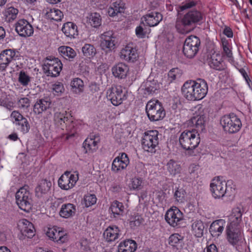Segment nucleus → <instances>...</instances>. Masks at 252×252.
<instances>
[{
  "mask_svg": "<svg viewBox=\"0 0 252 252\" xmlns=\"http://www.w3.org/2000/svg\"><path fill=\"white\" fill-rule=\"evenodd\" d=\"M207 92V84L204 80L201 79L197 81H187L182 88L184 96L190 101L201 100L206 96Z\"/></svg>",
  "mask_w": 252,
  "mask_h": 252,
  "instance_id": "nucleus-1",
  "label": "nucleus"
},
{
  "mask_svg": "<svg viewBox=\"0 0 252 252\" xmlns=\"http://www.w3.org/2000/svg\"><path fill=\"white\" fill-rule=\"evenodd\" d=\"M203 14L199 10H190L182 18H178L176 21L175 28L177 32L186 34L191 32L196 24L202 22Z\"/></svg>",
  "mask_w": 252,
  "mask_h": 252,
  "instance_id": "nucleus-2",
  "label": "nucleus"
},
{
  "mask_svg": "<svg viewBox=\"0 0 252 252\" xmlns=\"http://www.w3.org/2000/svg\"><path fill=\"white\" fill-rule=\"evenodd\" d=\"M230 183H232V181H228L226 183L222 180V177L214 178L210 185L212 196L216 199L233 196L235 193V188Z\"/></svg>",
  "mask_w": 252,
  "mask_h": 252,
  "instance_id": "nucleus-3",
  "label": "nucleus"
},
{
  "mask_svg": "<svg viewBox=\"0 0 252 252\" xmlns=\"http://www.w3.org/2000/svg\"><path fill=\"white\" fill-rule=\"evenodd\" d=\"M225 235L228 244L237 252H242L246 243L242 228L226 227Z\"/></svg>",
  "mask_w": 252,
  "mask_h": 252,
  "instance_id": "nucleus-4",
  "label": "nucleus"
},
{
  "mask_svg": "<svg viewBox=\"0 0 252 252\" xmlns=\"http://www.w3.org/2000/svg\"><path fill=\"white\" fill-rule=\"evenodd\" d=\"M181 147L188 151H191L196 148L200 143L199 133L195 130H184L179 137Z\"/></svg>",
  "mask_w": 252,
  "mask_h": 252,
  "instance_id": "nucleus-5",
  "label": "nucleus"
},
{
  "mask_svg": "<svg viewBox=\"0 0 252 252\" xmlns=\"http://www.w3.org/2000/svg\"><path fill=\"white\" fill-rule=\"evenodd\" d=\"M146 112L151 122L162 120L166 114L161 103L158 100L149 101L146 106Z\"/></svg>",
  "mask_w": 252,
  "mask_h": 252,
  "instance_id": "nucleus-6",
  "label": "nucleus"
},
{
  "mask_svg": "<svg viewBox=\"0 0 252 252\" xmlns=\"http://www.w3.org/2000/svg\"><path fill=\"white\" fill-rule=\"evenodd\" d=\"M16 202L19 208L26 212H29L32 206V194L28 186L21 188L16 193Z\"/></svg>",
  "mask_w": 252,
  "mask_h": 252,
  "instance_id": "nucleus-7",
  "label": "nucleus"
},
{
  "mask_svg": "<svg viewBox=\"0 0 252 252\" xmlns=\"http://www.w3.org/2000/svg\"><path fill=\"white\" fill-rule=\"evenodd\" d=\"M220 124L224 131L229 134L237 133L242 126L240 119L234 113L223 116L220 119Z\"/></svg>",
  "mask_w": 252,
  "mask_h": 252,
  "instance_id": "nucleus-8",
  "label": "nucleus"
},
{
  "mask_svg": "<svg viewBox=\"0 0 252 252\" xmlns=\"http://www.w3.org/2000/svg\"><path fill=\"white\" fill-rule=\"evenodd\" d=\"M42 68L47 76L55 77L59 75L63 64L58 58L49 56L45 60Z\"/></svg>",
  "mask_w": 252,
  "mask_h": 252,
  "instance_id": "nucleus-9",
  "label": "nucleus"
},
{
  "mask_svg": "<svg viewBox=\"0 0 252 252\" xmlns=\"http://www.w3.org/2000/svg\"><path fill=\"white\" fill-rule=\"evenodd\" d=\"M158 144V132L156 130H149L144 133L142 145L143 149L147 152L154 153Z\"/></svg>",
  "mask_w": 252,
  "mask_h": 252,
  "instance_id": "nucleus-10",
  "label": "nucleus"
},
{
  "mask_svg": "<svg viewBox=\"0 0 252 252\" xmlns=\"http://www.w3.org/2000/svg\"><path fill=\"white\" fill-rule=\"evenodd\" d=\"M200 45V40L198 37L195 35L188 37L183 48L185 56L188 58H193L198 52Z\"/></svg>",
  "mask_w": 252,
  "mask_h": 252,
  "instance_id": "nucleus-11",
  "label": "nucleus"
},
{
  "mask_svg": "<svg viewBox=\"0 0 252 252\" xmlns=\"http://www.w3.org/2000/svg\"><path fill=\"white\" fill-rule=\"evenodd\" d=\"M106 96L108 100L114 106H118L127 98L125 92L121 86L112 87L107 90Z\"/></svg>",
  "mask_w": 252,
  "mask_h": 252,
  "instance_id": "nucleus-12",
  "label": "nucleus"
},
{
  "mask_svg": "<svg viewBox=\"0 0 252 252\" xmlns=\"http://www.w3.org/2000/svg\"><path fill=\"white\" fill-rule=\"evenodd\" d=\"M46 234L51 240L59 244H63L68 241L66 232L61 227L48 228Z\"/></svg>",
  "mask_w": 252,
  "mask_h": 252,
  "instance_id": "nucleus-13",
  "label": "nucleus"
},
{
  "mask_svg": "<svg viewBox=\"0 0 252 252\" xmlns=\"http://www.w3.org/2000/svg\"><path fill=\"white\" fill-rule=\"evenodd\" d=\"M15 31L21 37H26L32 36L34 32L33 28L26 19H21L15 23Z\"/></svg>",
  "mask_w": 252,
  "mask_h": 252,
  "instance_id": "nucleus-14",
  "label": "nucleus"
},
{
  "mask_svg": "<svg viewBox=\"0 0 252 252\" xmlns=\"http://www.w3.org/2000/svg\"><path fill=\"white\" fill-rule=\"evenodd\" d=\"M78 180L77 175L71 174L66 171L63 174L58 180L59 186L64 190H68L72 188Z\"/></svg>",
  "mask_w": 252,
  "mask_h": 252,
  "instance_id": "nucleus-15",
  "label": "nucleus"
},
{
  "mask_svg": "<svg viewBox=\"0 0 252 252\" xmlns=\"http://www.w3.org/2000/svg\"><path fill=\"white\" fill-rule=\"evenodd\" d=\"M19 52L15 49H6L0 54V69L4 70L13 60L18 59Z\"/></svg>",
  "mask_w": 252,
  "mask_h": 252,
  "instance_id": "nucleus-16",
  "label": "nucleus"
},
{
  "mask_svg": "<svg viewBox=\"0 0 252 252\" xmlns=\"http://www.w3.org/2000/svg\"><path fill=\"white\" fill-rule=\"evenodd\" d=\"M100 46L106 52L111 51L115 48L116 37L112 31L104 32L100 36Z\"/></svg>",
  "mask_w": 252,
  "mask_h": 252,
  "instance_id": "nucleus-17",
  "label": "nucleus"
},
{
  "mask_svg": "<svg viewBox=\"0 0 252 252\" xmlns=\"http://www.w3.org/2000/svg\"><path fill=\"white\" fill-rule=\"evenodd\" d=\"M13 123L17 126V128L23 133H27L30 126L27 119L24 117L18 111H14L10 115Z\"/></svg>",
  "mask_w": 252,
  "mask_h": 252,
  "instance_id": "nucleus-18",
  "label": "nucleus"
},
{
  "mask_svg": "<svg viewBox=\"0 0 252 252\" xmlns=\"http://www.w3.org/2000/svg\"><path fill=\"white\" fill-rule=\"evenodd\" d=\"M183 219V213L176 207H172L168 210L165 215L166 221L173 227L177 226Z\"/></svg>",
  "mask_w": 252,
  "mask_h": 252,
  "instance_id": "nucleus-19",
  "label": "nucleus"
},
{
  "mask_svg": "<svg viewBox=\"0 0 252 252\" xmlns=\"http://www.w3.org/2000/svg\"><path fill=\"white\" fill-rule=\"evenodd\" d=\"M129 163L127 154L122 153L114 158L112 164L111 169L115 173H118L126 168Z\"/></svg>",
  "mask_w": 252,
  "mask_h": 252,
  "instance_id": "nucleus-20",
  "label": "nucleus"
},
{
  "mask_svg": "<svg viewBox=\"0 0 252 252\" xmlns=\"http://www.w3.org/2000/svg\"><path fill=\"white\" fill-rule=\"evenodd\" d=\"M71 114L66 111H58L54 113V123L55 126L63 129L68 121H71Z\"/></svg>",
  "mask_w": 252,
  "mask_h": 252,
  "instance_id": "nucleus-21",
  "label": "nucleus"
},
{
  "mask_svg": "<svg viewBox=\"0 0 252 252\" xmlns=\"http://www.w3.org/2000/svg\"><path fill=\"white\" fill-rule=\"evenodd\" d=\"M100 142L99 136L96 134H90L83 143V147L86 153H94L98 149V144Z\"/></svg>",
  "mask_w": 252,
  "mask_h": 252,
  "instance_id": "nucleus-22",
  "label": "nucleus"
},
{
  "mask_svg": "<svg viewBox=\"0 0 252 252\" xmlns=\"http://www.w3.org/2000/svg\"><path fill=\"white\" fill-rule=\"evenodd\" d=\"M162 15L157 11L151 12L141 18L142 22H145L147 25L149 27H155L157 26L162 20Z\"/></svg>",
  "mask_w": 252,
  "mask_h": 252,
  "instance_id": "nucleus-23",
  "label": "nucleus"
},
{
  "mask_svg": "<svg viewBox=\"0 0 252 252\" xmlns=\"http://www.w3.org/2000/svg\"><path fill=\"white\" fill-rule=\"evenodd\" d=\"M22 236L32 238L35 235V229L32 223L26 219L19 221L18 225Z\"/></svg>",
  "mask_w": 252,
  "mask_h": 252,
  "instance_id": "nucleus-24",
  "label": "nucleus"
},
{
  "mask_svg": "<svg viewBox=\"0 0 252 252\" xmlns=\"http://www.w3.org/2000/svg\"><path fill=\"white\" fill-rule=\"evenodd\" d=\"M120 57L122 60L134 62L137 60L138 55L135 48L127 45L121 50Z\"/></svg>",
  "mask_w": 252,
  "mask_h": 252,
  "instance_id": "nucleus-25",
  "label": "nucleus"
},
{
  "mask_svg": "<svg viewBox=\"0 0 252 252\" xmlns=\"http://www.w3.org/2000/svg\"><path fill=\"white\" fill-rule=\"evenodd\" d=\"M120 236V230L116 225L108 226L103 232L104 238L108 242L115 241Z\"/></svg>",
  "mask_w": 252,
  "mask_h": 252,
  "instance_id": "nucleus-26",
  "label": "nucleus"
},
{
  "mask_svg": "<svg viewBox=\"0 0 252 252\" xmlns=\"http://www.w3.org/2000/svg\"><path fill=\"white\" fill-rule=\"evenodd\" d=\"M206 118L204 115H196L192 117L189 122V125L195 127L191 130H195L197 133L203 131L205 129V124Z\"/></svg>",
  "mask_w": 252,
  "mask_h": 252,
  "instance_id": "nucleus-27",
  "label": "nucleus"
},
{
  "mask_svg": "<svg viewBox=\"0 0 252 252\" xmlns=\"http://www.w3.org/2000/svg\"><path fill=\"white\" fill-rule=\"evenodd\" d=\"M242 213L239 208H236L233 210L232 214L229 217V222L226 227H232L242 228L241 225L242 222Z\"/></svg>",
  "mask_w": 252,
  "mask_h": 252,
  "instance_id": "nucleus-28",
  "label": "nucleus"
},
{
  "mask_svg": "<svg viewBox=\"0 0 252 252\" xmlns=\"http://www.w3.org/2000/svg\"><path fill=\"white\" fill-rule=\"evenodd\" d=\"M52 183L50 181L47 179L41 180L37 186L35 188V195L38 197H43L49 192Z\"/></svg>",
  "mask_w": 252,
  "mask_h": 252,
  "instance_id": "nucleus-29",
  "label": "nucleus"
},
{
  "mask_svg": "<svg viewBox=\"0 0 252 252\" xmlns=\"http://www.w3.org/2000/svg\"><path fill=\"white\" fill-rule=\"evenodd\" d=\"M225 220L223 219L214 221L210 225L209 231L212 236L219 237L221 235L225 225Z\"/></svg>",
  "mask_w": 252,
  "mask_h": 252,
  "instance_id": "nucleus-30",
  "label": "nucleus"
},
{
  "mask_svg": "<svg viewBox=\"0 0 252 252\" xmlns=\"http://www.w3.org/2000/svg\"><path fill=\"white\" fill-rule=\"evenodd\" d=\"M62 31L66 37L70 38H75L78 35V27L73 22H68L64 23Z\"/></svg>",
  "mask_w": 252,
  "mask_h": 252,
  "instance_id": "nucleus-31",
  "label": "nucleus"
},
{
  "mask_svg": "<svg viewBox=\"0 0 252 252\" xmlns=\"http://www.w3.org/2000/svg\"><path fill=\"white\" fill-rule=\"evenodd\" d=\"M136 242L126 239L121 242L118 246V252H134L137 249Z\"/></svg>",
  "mask_w": 252,
  "mask_h": 252,
  "instance_id": "nucleus-32",
  "label": "nucleus"
},
{
  "mask_svg": "<svg viewBox=\"0 0 252 252\" xmlns=\"http://www.w3.org/2000/svg\"><path fill=\"white\" fill-rule=\"evenodd\" d=\"M208 63L211 68L217 70L221 71L225 68L222 57L218 54H213L209 61Z\"/></svg>",
  "mask_w": 252,
  "mask_h": 252,
  "instance_id": "nucleus-33",
  "label": "nucleus"
},
{
  "mask_svg": "<svg viewBox=\"0 0 252 252\" xmlns=\"http://www.w3.org/2000/svg\"><path fill=\"white\" fill-rule=\"evenodd\" d=\"M51 104V102L48 98L40 99L34 104L33 111L36 114H40L49 109Z\"/></svg>",
  "mask_w": 252,
  "mask_h": 252,
  "instance_id": "nucleus-34",
  "label": "nucleus"
},
{
  "mask_svg": "<svg viewBox=\"0 0 252 252\" xmlns=\"http://www.w3.org/2000/svg\"><path fill=\"white\" fill-rule=\"evenodd\" d=\"M128 71V67L125 63H120L112 68L113 75L119 78H124Z\"/></svg>",
  "mask_w": 252,
  "mask_h": 252,
  "instance_id": "nucleus-35",
  "label": "nucleus"
},
{
  "mask_svg": "<svg viewBox=\"0 0 252 252\" xmlns=\"http://www.w3.org/2000/svg\"><path fill=\"white\" fill-rule=\"evenodd\" d=\"M75 213L76 206L71 203H66L62 205L59 214L61 217L67 219L74 216Z\"/></svg>",
  "mask_w": 252,
  "mask_h": 252,
  "instance_id": "nucleus-36",
  "label": "nucleus"
},
{
  "mask_svg": "<svg viewBox=\"0 0 252 252\" xmlns=\"http://www.w3.org/2000/svg\"><path fill=\"white\" fill-rule=\"evenodd\" d=\"M70 87L71 90L73 93L80 94L84 91V83L80 78H75L71 80Z\"/></svg>",
  "mask_w": 252,
  "mask_h": 252,
  "instance_id": "nucleus-37",
  "label": "nucleus"
},
{
  "mask_svg": "<svg viewBox=\"0 0 252 252\" xmlns=\"http://www.w3.org/2000/svg\"><path fill=\"white\" fill-rule=\"evenodd\" d=\"M166 168L169 174L175 176L176 175L180 173L181 170V165L178 161L173 159L169 160L166 165Z\"/></svg>",
  "mask_w": 252,
  "mask_h": 252,
  "instance_id": "nucleus-38",
  "label": "nucleus"
},
{
  "mask_svg": "<svg viewBox=\"0 0 252 252\" xmlns=\"http://www.w3.org/2000/svg\"><path fill=\"white\" fill-rule=\"evenodd\" d=\"M63 16V12L56 8L48 9L45 14L46 18L51 21H60Z\"/></svg>",
  "mask_w": 252,
  "mask_h": 252,
  "instance_id": "nucleus-39",
  "label": "nucleus"
},
{
  "mask_svg": "<svg viewBox=\"0 0 252 252\" xmlns=\"http://www.w3.org/2000/svg\"><path fill=\"white\" fill-rule=\"evenodd\" d=\"M184 237L178 233H174L170 236L168 239V244L172 247L179 249L183 244Z\"/></svg>",
  "mask_w": 252,
  "mask_h": 252,
  "instance_id": "nucleus-40",
  "label": "nucleus"
},
{
  "mask_svg": "<svg viewBox=\"0 0 252 252\" xmlns=\"http://www.w3.org/2000/svg\"><path fill=\"white\" fill-rule=\"evenodd\" d=\"M18 13V9L12 6H7L3 11L5 20L9 23L16 19Z\"/></svg>",
  "mask_w": 252,
  "mask_h": 252,
  "instance_id": "nucleus-41",
  "label": "nucleus"
},
{
  "mask_svg": "<svg viewBox=\"0 0 252 252\" xmlns=\"http://www.w3.org/2000/svg\"><path fill=\"white\" fill-rule=\"evenodd\" d=\"M204 227L201 220H196L191 225L192 232L196 237L200 238L203 235Z\"/></svg>",
  "mask_w": 252,
  "mask_h": 252,
  "instance_id": "nucleus-42",
  "label": "nucleus"
},
{
  "mask_svg": "<svg viewBox=\"0 0 252 252\" xmlns=\"http://www.w3.org/2000/svg\"><path fill=\"white\" fill-rule=\"evenodd\" d=\"M124 9L125 6L123 3L121 2H114L108 8V14L110 16L114 17L118 13L124 12Z\"/></svg>",
  "mask_w": 252,
  "mask_h": 252,
  "instance_id": "nucleus-43",
  "label": "nucleus"
},
{
  "mask_svg": "<svg viewBox=\"0 0 252 252\" xmlns=\"http://www.w3.org/2000/svg\"><path fill=\"white\" fill-rule=\"evenodd\" d=\"M58 50L60 54L64 58L67 57L69 59H72L76 56L74 50L69 46H61L59 48Z\"/></svg>",
  "mask_w": 252,
  "mask_h": 252,
  "instance_id": "nucleus-44",
  "label": "nucleus"
},
{
  "mask_svg": "<svg viewBox=\"0 0 252 252\" xmlns=\"http://www.w3.org/2000/svg\"><path fill=\"white\" fill-rule=\"evenodd\" d=\"M125 207L123 204L117 200L113 201L110 207V210L115 217V215H122L124 211Z\"/></svg>",
  "mask_w": 252,
  "mask_h": 252,
  "instance_id": "nucleus-45",
  "label": "nucleus"
},
{
  "mask_svg": "<svg viewBox=\"0 0 252 252\" xmlns=\"http://www.w3.org/2000/svg\"><path fill=\"white\" fill-rule=\"evenodd\" d=\"M82 51L84 56L89 58H93L96 53L95 48L91 44H85L82 48Z\"/></svg>",
  "mask_w": 252,
  "mask_h": 252,
  "instance_id": "nucleus-46",
  "label": "nucleus"
},
{
  "mask_svg": "<svg viewBox=\"0 0 252 252\" xmlns=\"http://www.w3.org/2000/svg\"><path fill=\"white\" fill-rule=\"evenodd\" d=\"M182 75V71L178 68L171 69L168 73V81L169 83L179 79Z\"/></svg>",
  "mask_w": 252,
  "mask_h": 252,
  "instance_id": "nucleus-47",
  "label": "nucleus"
},
{
  "mask_svg": "<svg viewBox=\"0 0 252 252\" xmlns=\"http://www.w3.org/2000/svg\"><path fill=\"white\" fill-rule=\"evenodd\" d=\"M89 22L94 28L99 27L101 23L100 15L97 13H92L89 16Z\"/></svg>",
  "mask_w": 252,
  "mask_h": 252,
  "instance_id": "nucleus-48",
  "label": "nucleus"
},
{
  "mask_svg": "<svg viewBox=\"0 0 252 252\" xmlns=\"http://www.w3.org/2000/svg\"><path fill=\"white\" fill-rule=\"evenodd\" d=\"M148 33V29L145 27L144 22L136 28L135 34L137 37L144 38Z\"/></svg>",
  "mask_w": 252,
  "mask_h": 252,
  "instance_id": "nucleus-49",
  "label": "nucleus"
},
{
  "mask_svg": "<svg viewBox=\"0 0 252 252\" xmlns=\"http://www.w3.org/2000/svg\"><path fill=\"white\" fill-rule=\"evenodd\" d=\"M143 219L139 215H134L131 217L129 220V226L132 229L139 226L142 222Z\"/></svg>",
  "mask_w": 252,
  "mask_h": 252,
  "instance_id": "nucleus-50",
  "label": "nucleus"
},
{
  "mask_svg": "<svg viewBox=\"0 0 252 252\" xmlns=\"http://www.w3.org/2000/svg\"><path fill=\"white\" fill-rule=\"evenodd\" d=\"M96 200V196L94 194H87L84 197V203L86 207H89L95 204Z\"/></svg>",
  "mask_w": 252,
  "mask_h": 252,
  "instance_id": "nucleus-51",
  "label": "nucleus"
},
{
  "mask_svg": "<svg viewBox=\"0 0 252 252\" xmlns=\"http://www.w3.org/2000/svg\"><path fill=\"white\" fill-rule=\"evenodd\" d=\"M186 192L184 189L177 188L175 189L174 196L176 201L179 202H183L185 196Z\"/></svg>",
  "mask_w": 252,
  "mask_h": 252,
  "instance_id": "nucleus-52",
  "label": "nucleus"
},
{
  "mask_svg": "<svg viewBox=\"0 0 252 252\" xmlns=\"http://www.w3.org/2000/svg\"><path fill=\"white\" fill-rule=\"evenodd\" d=\"M18 81L23 86H26L30 82V77L25 71L22 70L19 73Z\"/></svg>",
  "mask_w": 252,
  "mask_h": 252,
  "instance_id": "nucleus-53",
  "label": "nucleus"
},
{
  "mask_svg": "<svg viewBox=\"0 0 252 252\" xmlns=\"http://www.w3.org/2000/svg\"><path fill=\"white\" fill-rule=\"evenodd\" d=\"M158 88V85L154 81H147L145 83V90L149 94L155 93Z\"/></svg>",
  "mask_w": 252,
  "mask_h": 252,
  "instance_id": "nucleus-54",
  "label": "nucleus"
},
{
  "mask_svg": "<svg viewBox=\"0 0 252 252\" xmlns=\"http://www.w3.org/2000/svg\"><path fill=\"white\" fill-rule=\"evenodd\" d=\"M131 188L134 190H140L143 188V180L140 178H134L131 181Z\"/></svg>",
  "mask_w": 252,
  "mask_h": 252,
  "instance_id": "nucleus-55",
  "label": "nucleus"
},
{
  "mask_svg": "<svg viewBox=\"0 0 252 252\" xmlns=\"http://www.w3.org/2000/svg\"><path fill=\"white\" fill-rule=\"evenodd\" d=\"M222 47L224 55L228 58H232V53L229 48V43L227 40H222Z\"/></svg>",
  "mask_w": 252,
  "mask_h": 252,
  "instance_id": "nucleus-56",
  "label": "nucleus"
},
{
  "mask_svg": "<svg viewBox=\"0 0 252 252\" xmlns=\"http://www.w3.org/2000/svg\"><path fill=\"white\" fill-rule=\"evenodd\" d=\"M52 89L55 94L59 95L64 91L63 84L60 82H57L52 85Z\"/></svg>",
  "mask_w": 252,
  "mask_h": 252,
  "instance_id": "nucleus-57",
  "label": "nucleus"
},
{
  "mask_svg": "<svg viewBox=\"0 0 252 252\" xmlns=\"http://www.w3.org/2000/svg\"><path fill=\"white\" fill-rule=\"evenodd\" d=\"M18 106L21 109H27L30 106V100L27 97H23L19 99L17 103Z\"/></svg>",
  "mask_w": 252,
  "mask_h": 252,
  "instance_id": "nucleus-58",
  "label": "nucleus"
},
{
  "mask_svg": "<svg viewBox=\"0 0 252 252\" xmlns=\"http://www.w3.org/2000/svg\"><path fill=\"white\" fill-rule=\"evenodd\" d=\"M76 122L73 121V118H72L71 121H68V123H67V125L65 126L67 128V130L68 131H70L71 133V135H74V133L76 132L77 127H76Z\"/></svg>",
  "mask_w": 252,
  "mask_h": 252,
  "instance_id": "nucleus-59",
  "label": "nucleus"
},
{
  "mask_svg": "<svg viewBox=\"0 0 252 252\" xmlns=\"http://www.w3.org/2000/svg\"><path fill=\"white\" fill-rule=\"evenodd\" d=\"M197 4V2L193 0H189L181 6L180 8L181 10H184L186 9L190 8L195 6Z\"/></svg>",
  "mask_w": 252,
  "mask_h": 252,
  "instance_id": "nucleus-60",
  "label": "nucleus"
},
{
  "mask_svg": "<svg viewBox=\"0 0 252 252\" xmlns=\"http://www.w3.org/2000/svg\"><path fill=\"white\" fill-rule=\"evenodd\" d=\"M135 170L138 173H144L145 172L144 165L143 163L138 162L135 164Z\"/></svg>",
  "mask_w": 252,
  "mask_h": 252,
  "instance_id": "nucleus-61",
  "label": "nucleus"
},
{
  "mask_svg": "<svg viewBox=\"0 0 252 252\" xmlns=\"http://www.w3.org/2000/svg\"><path fill=\"white\" fill-rule=\"evenodd\" d=\"M89 88V91L92 93H95L99 90V86L96 83H91Z\"/></svg>",
  "mask_w": 252,
  "mask_h": 252,
  "instance_id": "nucleus-62",
  "label": "nucleus"
},
{
  "mask_svg": "<svg viewBox=\"0 0 252 252\" xmlns=\"http://www.w3.org/2000/svg\"><path fill=\"white\" fill-rule=\"evenodd\" d=\"M110 190L113 193H119L122 190V188L120 185L113 184L111 185Z\"/></svg>",
  "mask_w": 252,
  "mask_h": 252,
  "instance_id": "nucleus-63",
  "label": "nucleus"
},
{
  "mask_svg": "<svg viewBox=\"0 0 252 252\" xmlns=\"http://www.w3.org/2000/svg\"><path fill=\"white\" fill-rule=\"evenodd\" d=\"M206 252H219V250L216 245L211 244L206 247Z\"/></svg>",
  "mask_w": 252,
  "mask_h": 252,
  "instance_id": "nucleus-64",
  "label": "nucleus"
}]
</instances>
